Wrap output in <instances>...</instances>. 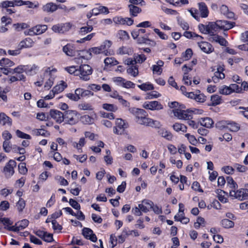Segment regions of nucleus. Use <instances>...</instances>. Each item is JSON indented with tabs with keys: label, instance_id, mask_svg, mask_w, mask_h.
<instances>
[{
	"label": "nucleus",
	"instance_id": "nucleus-1",
	"mask_svg": "<svg viewBox=\"0 0 248 248\" xmlns=\"http://www.w3.org/2000/svg\"><path fill=\"white\" fill-rule=\"evenodd\" d=\"M129 111L131 114L135 116L136 122L138 124L141 125L144 124L148 118L146 117L147 114L145 110L136 108H129Z\"/></svg>",
	"mask_w": 248,
	"mask_h": 248
},
{
	"label": "nucleus",
	"instance_id": "nucleus-2",
	"mask_svg": "<svg viewBox=\"0 0 248 248\" xmlns=\"http://www.w3.org/2000/svg\"><path fill=\"white\" fill-rule=\"evenodd\" d=\"M76 111L68 110L64 113V121L66 124L74 125L78 121V117Z\"/></svg>",
	"mask_w": 248,
	"mask_h": 248
},
{
	"label": "nucleus",
	"instance_id": "nucleus-3",
	"mask_svg": "<svg viewBox=\"0 0 248 248\" xmlns=\"http://www.w3.org/2000/svg\"><path fill=\"white\" fill-rule=\"evenodd\" d=\"M92 68L89 65L83 64L80 66L78 73L81 79L87 81L90 79L89 76L92 74Z\"/></svg>",
	"mask_w": 248,
	"mask_h": 248
},
{
	"label": "nucleus",
	"instance_id": "nucleus-4",
	"mask_svg": "<svg viewBox=\"0 0 248 248\" xmlns=\"http://www.w3.org/2000/svg\"><path fill=\"white\" fill-rule=\"evenodd\" d=\"M235 189H232L230 191V196L233 198L237 199L240 201L248 199V190L246 189H240L237 191Z\"/></svg>",
	"mask_w": 248,
	"mask_h": 248
},
{
	"label": "nucleus",
	"instance_id": "nucleus-5",
	"mask_svg": "<svg viewBox=\"0 0 248 248\" xmlns=\"http://www.w3.org/2000/svg\"><path fill=\"white\" fill-rule=\"evenodd\" d=\"M47 29V27L46 25H38L25 31L24 33L26 35L30 36L38 35L44 33Z\"/></svg>",
	"mask_w": 248,
	"mask_h": 248
},
{
	"label": "nucleus",
	"instance_id": "nucleus-6",
	"mask_svg": "<svg viewBox=\"0 0 248 248\" xmlns=\"http://www.w3.org/2000/svg\"><path fill=\"white\" fill-rule=\"evenodd\" d=\"M174 115L179 119L190 120L193 118L192 112L189 110H184L176 108L173 110Z\"/></svg>",
	"mask_w": 248,
	"mask_h": 248
},
{
	"label": "nucleus",
	"instance_id": "nucleus-7",
	"mask_svg": "<svg viewBox=\"0 0 248 248\" xmlns=\"http://www.w3.org/2000/svg\"><path fill=\"white\" fill-rule=\"evenodd\" d=\"M16 163L14 160H10L3 168V172L6 178L11 177L14 173V169L16 167Z\"/></svg>",
	"mask_w": 248,
	"mask_h": 248
},
{
	"label": "nucleus",
	"instance_id": "nucleus-8",
	"mask_svg": "<svg viewBox=\"0 0 248 248\" xmlns=\"http://www.w3.org/2000/svg\"><path fill=\"white\" fill-rule=\"evenodd\" d=\"M116 126L114 127L113 132L117 135L124 134V130L127 128V124L122 119L118 118L115 121Z\"/></svg>",
	"mask_w": 248,
	"mask_h": 248
},
{
	"label": "nucleus",
	"instance_id": "nucleus-9",
	"mask_svg": "<svg viewBox=\"0 0 248 248\" xmlns=\"http://www.w3.org/2000/svg\"><path fill=\"white\" fill-rule=\"evenodd\" d=\"M72 24L67 22L62 24L54 25L52 27V30L55 32L63 33L68 31L72 27Z\"/></svg>",
	"mask_w": 248,
	"mask_h": 248
},
{
	"label": "nucleus",
	"instance_id": "nucleus-10",
	"mask_svg": "<svg viewBox=\"0 0 248 248\" xmlns=\"http://www.w3.org/2000/svg\"><path fill=\"white\" fill-rule=\"evenodd\" d=\"M143 107L151 110H159L163 108V105L157 101L145 102L143 104Z\"/></svg>",
	"mask_w": 248,
	"mask_h": 248
},
{
	"label": "nucleus",
	"instance_id": "nucleus-11",
	"mask_svg": "<svg viewBox=\"0 0 248 248\" xmlns=\"http://www.w3.org/2000/svg\"><path fill=\"white\" fill-rule=\"evenodd\" d=\"M57 70L52 67H47L44 74V78L47 80H50L54 83V80L56 77Z\"/></svg>",
	"mask_w": 248,
	"mask_h": 248
},
{
	"label": "nucleus",
	"instance_id": "nucleus-12",
	"mask_svg": "<svg viewBox=\"0 0 248 248\" xmlns=\"http://www.w3.org/2000/svg\"><path fill=\"white\" fill-rule=\"evenodd\" d=\"M49 114L51 117L55 120L57 123L60 124L64 121V113L59 110L51 109Z\"/></svg>",
	"mask_w": 248,
	"mask_h": 248
},
{
	"label": "nucleus",
	"instance_id": "nucleus-13",
	"mask_svg": "<svg viewBox=\"0 0 248 248\" xmlns=\"http://www.w3.org/2000/svg\"><path fill=\"white\" fill-rule=\"evenodd\" d=\"M217 23L218 30H223L224 31L232 29L234 26V24H235L234 22H229L227 20H217Z\"/></svg>",
	"mask_w": 248,
	"mask_h": 248
},
{
	"label": "nucleus",
	"instance_id": "nucleus-14",
	"mask_svg": "<svg viewBox=\"0 0 248 248\" xmlns=\"http://www.w3.org/2000/svg\"><path fill=\"white\" fill-rule=\"evenodd\" d=\"M82 234L86 239H89L95 242L97 241L96 235L93 233V231L88 228H84L82 230Z\"/></svg>",
	"mask_w": 248,
	"mask_h": 248
},
{
	"label": "nucleus",
	"instance_id": "nucleus-15",
	"mask_svg": "<svg viewBox=\"0 0 248 248\" xmlns=\"http://www.w3.org/2000/svg\"><path fill=\"white\" fill-rule=\"evenodd\" d=\"M111 42L108 40H106L104 41L102 45L99 46L98 47L100 49L102 54H104L106 56L110 55V51L109 48L111 46Z\"/></svg>",
	"mask_w": 248,
	"mask_h": 248
},
{
	"label": "nucleus",
	"instance_id": "nucleus-16",
	"mask_svg": "<svg viewBox=\"0 0 248 248\" xmlns=\"http://www.w3.org/2000/svg\"><path fill=\"white\" fill-rule=\"evenodd\" d=\"M198 46L200 49L206 53H210L214 51L212 45L207 42L198 43Z\"/></svg>",
	"mask_w": 248,
	"mask_h": 248
},
{
	"label": "nucleus",
	"instance_id": "nucleus-17",
	"mask_svg": "<svg viewBox=\"0 0 248 248\" xmlns=\"http://www.w3.org/2000/svg\"><path fill=\"white\" fill-rule=\"evenodd\" d=\"M33 44L34 42L31 38H27L19 43L18 47L21 50L24 48L31 47L33 46Z\"/></svg>",
	"mask_w": 248,
	"mask_h": 248
},
{
	"label": "nucleus",
	"instance_id": "nucleus-18",
	"mask_svg": "<svg viewBox=\"0 0 248 248\" xmlns=\"http://www.w3.org/2000/svg\"><path fill=\"white\" fill-rule=\"evenodd\" d=\"M182 70L184 71V74L183 76V80L184 81V83L187 85H191L192 82L190 78H189L188 76V73L189 71L191 70V69L188 68L186 65H184L182 67Z\"/></svg>",
	"mask_w": 248,
	"mask_h": 248
},
{
	"label": "nucleus",
	"instance_id": "nucleus-19",
	"mask_svg": "<svg viewBox=\"0 0 248 248\" xmlns=\"http://www.w3.org/2000/svg\"><path fill=\"white\" fill-rule=\"evenodd\" d=\"M209 40L210 41H215L218 43L222 46H226L227 43V41L224 38L216 34L211 35Z\"/></svg>",
	"mask_w": 248,
	"mask_h": 248
},
{
	"label": "nucleus",
	"instance_id": "nucleus-20",
	"mask_svg": "<svg viewBox=\"0 0 248 248\" xmlns=\"http://www.w3.org/2000/svg\"><path fill=\"white\" fill-rule=\"evenodd\" d=\"M0 124L2 125H8L10 126L12 124V120L6 114L1 112L0 113Z\"/></svg>",
	"mask_w": 248,
	"mask_h": 248
},
{
	"label": "nucleus",
	"instance_id": "nucleus-21",
	"mask_svg": "<svg viewBox=\"0 0 248 248\" xmlns=\"http://www.w3.org/2000/svg\"><path fill=\"white\" fill-rule=\"evenodd\" d=\"M157 133L159 135L168 140H171L173 138V135L171 132L164 128L159 129L158 130Z\"/></svg>",
	"mask_w": 248,
	"mask_h": 248
},
{
	"label": "nucleus",
	"instance_id": "nucleus-22",
	"mask_svg": "<svg viewBox=\"0 0 248 248\" xmlns=\"http://www.w3.org/2000/svg\"><path fill=\"white\" fill-rule=\"evenodd\" d=\"M62 50L67 56L73 57L76 55V51L74 50L73 46L70 44H67L64 46Z\"/></svg>",
	"mask_w": 248,
	"mask_h": 248
},
{
	"label": "nucleus",
	"instance_id": "nucleus-23",
	"mask_svg": "<svg viewBox=\"0 0 248 248\" xmlns=\"http://www.w3.org/2000/svg\"><path fill=\"white\" fill-rule=\"evenodd\" d=\"M42 9L44 12L53 13L58 9V7L55 4L50 2L44 5Z\"/></svg>",
	"mask_w": 248,
	"mask_h": 248
},
{
	"label": "nucleus",
	"instance_id": "nucleus-24",
	"mask_svg": "<svg viewBox=\"0 0 248 248\" xmlns=\"http://www.w3.org/2000/svg\"><path fill=\"white\" fill-rule=\"evenodd\" d=\"M144 125L159 128L161 126L160 122L148 118Z\"/></svg>",
	"mask_w": 248,
	"mask_h": 248
},
{
	"label": "nucleus",
	"instance_id": "nucleus-25",
	"mask_svg": "<svg viewBox=\"0 0 248 248\" xmlns=\"http://www.w3.org/2000/svg\"><path fill=\"white\" fill-rule=\"evenodd\" d=\"M128 7L129 9L130 15L132 16H137L141 12L140 8L133 4L128 5Z\"/></svg>",
	"mask_w": 248,
	"mask_h": 248
},
{
	"label": "nucleus",
	"instance_id": "nucleus-26",
	"mask_svg": "<svg viewBox=\"0 0 248 248\" xmlns=\"http://www.w3.org/2000/svg\"><path fill=\"white\" fill-rule=\"evenodd\" d=\"M199 8L202 17H206L208 15V10L207 6L204 2L199 3Z\"/></svg>",
	"mask_w": 248,
	"mask_h": 248
},
{
	"label": "nucleus",
	"instance_id": "nucleus-27",
	"mask_svg": "<svg viewBox=\"0 0 248 248\" xmlns=\"http://www.w3.org/2000/svg\"><path fill=\"white\" fill-rule=\"evenodd\" d=\"M201 124L206 128H211L214 124L213 121L209 117L202 118L200 120Z\"/></svg>",
	"mask_w": 248,
	"mask_h": 248
},
{
	"label": "nucleus",
	"instance_id": "nucleus-28",
	"mask_svg": "<svg viewBox=\"0 0 248 248\" xmlns=\"http://www.w3.org/2000/svg\"><path fill=\"white\" fill-rule=\"evenodd\" d=\"M227 129L231 132H237L240 129V125L234 122H228L227 124Z\"/></svg>",
	"mask_w": 248,
	"mask_h": 248
},
{
	"label": "nucleus",
	"instance_id": "nucleus-29",
	"mask_svg": "<svg viewBox=\"0 0 248 248\" xmlns=\"http://www.w3.org/2000/svg\"><path fill=\"white\" fill-rule=\"evenodd\" d=\"M66 86V84L64 82L62 81L61 83L58 84L53 87L52 90V92L54 93L55 94L61 93L64 90Z\"/></svg>",
	"mask_w": 248,
	"mask_h": 248
},
{
	"label": "nucleus",
	"instance_id": "nucleus-30",
	"mask_svg": "<svg viewBox=\"0 0 248 248\" xmlns=\"http://www.w3.org/2000/svg\"><path fill=\"white\" fill-rule=\"evenodd\" d=\"M207 26L209 31L208 34H209L210 36L212 34H214V32L217 31L218 30L217 21L216 22H209Z\"/></svg>",
	"mask_w": 248,
	"mask_h": 248
},
{
	"label": "nucleus",
	"instance_id": "nucleus-31",
	"mask_svg": "<svg viewBox=\"0 0 248 248\" xmlns=\"http://www.w3.org/2000/svg\"><path fill=\"white\" fill-rule=\"evenodd\" d=\"M173 129L176 132L182 131V132H186L187 127L184 124L179 123H175L172 126Z\"/></svg>",
	"mask_w": 248,
	"mask_h": 248
},
{
	"label": "nucleus",
	"instance_id": "nucleus-32",
	"mask_svg": "<svg viewBox=\"0 0 248 248\" xmlns=\"http://www.w3.org/2000/svg\"><path fill=\"white\" fill-rule=\"evenodd\" d=\"M15 65V63L8 58H2L0 60V65L6 67H12Z\"/></svg>",
	"mask_w": 248,
	"mask_h": 248
},
{
	"label": "nucleus",
	"instance_id": "nucleus-33",
	"mask_svg": "<svg viewBox=\"0 0 248 248\" xmlns=\"http://www.w3.org/2000/svg\"><path fill=\"white\" fill-rule=\"evenodd\" d=\"M221 224L223 227L226 229H229L233 228L234 223L233 221L229 220V219H223L221 221Z\"/></svg>",
	"mask_w": 248,
	"mask_h": 248
},
{
	"label": "nucleus",
	"instance_id": "nucleus-34",
	"mask_svg": "<svg viewBox=\"0 0 248 248\" xmlns=\"http://www.w3.org/2000/svg\"><path fill=\"white\" fill-rule=\"evenodd\" d=\"M14 6H21L23 5H27V3H29L30 5L29 6V8H33V3L32 2L30 1H24L22 0H14L13 1ZM36 5H34V7H36Z\"/></svg>",
	"mask_w": 248,
	"mask_h": 248
},
{
	"label": "nucleus",
	"instance_id": "nucleus-35",
	"mask_svg": "<svg viewBox=\"0 0 248 248\" xmlns=\"http://www.w3.org/2000/svg\"><path fill=\"white\" fill-rule=\"evenodd\" d=\"M211 106H215L221 102V97L217 94H214L211 96Z\"/></svg>",
	"mask_w": 248,
	"mask_h": 248
},
{
	"label": "nucleus",
	"instance_id": "nucleus-36",
	"mask_svg": "<svg viewBox=\"0 0 248 248\" xmlns=\"http://www.w3.org/2000/svg\"><path fill=\"white\" fill-rule=\"evenodd\" d=\"M136 64L137 63H141L146 60V57L144 54H136L133 56Z\"/></svg>",
	"mask_w": 248,
	"mask_h": 248
},
{
	"label": "nucleus",
	"instance_id": "nucleus-37",
	"mask_svg": "<svg viewBox=\"0 0 248 248\" xmlns=\"http://www.w3.org/2000/svg\"><path fill=\"white\" fill-rule=\"evenodd\" d=\"M225 78V75L223 72H215L214 76L212 77V80L215 83L219 81L220 79H223Z\"/></svg>",
	"mask_w": 248,
	"mask_h": 248
},
{
	"label": "nucleus",
	"instance_id": "nucleus-38",
	"mask_svg": "<svg viewBox=\"0 0 248 248\" xmlns=\"http://www.w3.org/2000/svg\"><path fill=\"white\" fill-rule=\"evenodd\" d=\"M127 72L128 74L135 77L138 75V68L136 65L131 66L127 69Z\"/></svg>",
	"mask_w": 248,
	"mask_h": 248
},
{
	"label": "nucleus",
	"instance_id": "nucleus-39",
	"mask_svg": "<svg viewBox=\"0 0 248 248\" xmlns=\"http://www.w3.org/2000/svg\"><path fill=\"white\" fill-rule=\"evenodd\" d=\"M25 66L23 65H19L14 69H11L12 74L16 73L17 75H23L22 73L26 71Z\"/></svg>",
	"mask_w": 248,
	"mask_h": 248
},
{
	"label": "nucleus",
	"instance_id": "nucleus-40",
	"mask_svg": "<svg viewBox=\"0 0 248 248\" xmlns=\"http://www.w3.org/2000/svg\"><path fill=\"white\" fill-rule=\"evenodd\" d=\"M138 87L141 90L144 91L152 90L154 89L153 84L149 83H143L141 85H139Z\"/></svg>",
	"mask_w": 248,
	"mask_h": 248
},
{
	"label": "nucleus",
	"instance_id": "nucleus-41",
	"mask_svg": "<svg viewBox=\"0 0 248 248\" xmlns=\"http://www.w3.org/2000/svg\"><path fill=\"white\" fill-rule=\"evenodd\" d=\"M102 107L104 109L108 111L112 112H115L118 109V108L116 106L110 104H103Z\"/></svg>",
	"mask_w": 248,
	"mask_h": 248
},
{
	"label": "nucleus",
	"instance_id": "nucleus-42",
	"mask_svg": "<svg viewBox=\"0 0 248 248\" xmlns=\"http://www.w3.org/2000/svg\"><path fill=\"white\" fill-rule=\"evenodd\" d=\"M93 29V28L91 26L81 27L79 31V34L81 36H83L86 33L91 32Z\"/></svg>",
	"mask_w": 248,
	"mask_h": 248
},
{
	"label": "nucleus",
	"instance_id": "nucleus-43",
	"mask_svg": "<svg viewBox=\"0 0 248 248\" xmlns=\"http://www.w3.org/2000/svg\"><path fill=\"white\" fill-rule=\"evenodd\" d=\"M81 121L86 124H90L93 123V119L88 115H85L81 117Z\"/></svg>",
	"mask_w": 248,
	"mask_h": 248
},
{
	"label": "nucleus",
	"instance_id": "nucleus-44",
	"mask_svg": "<svg viewBox=\"0 0 248 248\" xmlns=\"http://www.w3.org/2000/svg\"><path fill=\"white\" fill-rule=\"evenodd\" d=\"M86 53L89 54L90 57L92 56V53L94 54H102L101 51L98 47H94L90 48L88 50L85 51Z\"/></svg>",
	"mask_w": 248,
	"mask_h": 248
},
{
	"label": "nucleus",
	"instance_id": "nucleus-45",
	"mask_svg": "<svg viewBox=\"0 0 248 248\" xmlns=\"http://www.w3.org/2000/svg\"><path fill=\"white\" fill-rule=\"evenodd\" d=\"M25 77L24 75H17L16 76H11L9 78V82L12 83L18 80H24Z\"/></svg>",
	"mask_w": 248,
	"mask_h": 248
},
{
	"label": "nucleus",
	"instance_id": "nucleus-46",
	"mask_svg": "<svg viewBox=\"0 0 248 248\" xmlns=\"http://www.w3.org/2000/svg\"><path fill=\"white\" fill-rule=\"evenodd\" d=\"M220 93L225 95L230 94L232 93L230 86H222L219 90Z\"/></svg>",
	"mask_w": 248,
	"mask_h": 248
},
{
	"label": "nucleus",
	"instance_id": "nucleus-47",
	"mask_svg": "<svg viewBox=\"0 0 248 248\" xmlns=\"http://www.w3.org/2000/svg\"><path fill=\"white\" fill-rule=\"evenodd\" d=\"M226 181L228 185L230 186V187L232 188V189H236L237 188V184L234 181L232 177L228 176L226 177Z\"/></svg>",
	"mask_w": 248,
	"mask_h": 248
},
{
	"label": "nucleus",
	"instance_id": "nucleus-48",
	"mask_svg": "<svg viewBox=\"0 0 248 248\" xmlns=\"http://www.w3.org/2000/svg\"><path fill=\"white\" fill-rule=\"evenodd\" d=\"M29 224V221L27 219H23L18 222H17L16 225H17L18 228L19 230L24 229L26 227L28 226Z\"/></svg>",
	"mask_w": 248,
	"mask_h": 248
},
{
	"label": "nucleus",
	"instance_id": "nucleus-49",
	"mask_svg": "<svg viewBox=\"0 0 248 248\" xmlns=\"http://www.w3.org/2000/svg\"><path fill=\"white\" fill-rule=\"evenodd\" d=\"M78 107L80 110H93V109L92 108V106L90 104H89L88 103H83L79 104Z\"/></svg>",
	"mask_w": 248,
	"mask_h": 248
},
{
	"label": "nucleus",
	"instance_id": "nucleus-50",
	"mask_svg": "<svg viewBox=\"0 0 248 248\" xmlns=\"http://www.w3.org/2000/svg\"><path fill=\"white\" fill-rule=\"evenodd\" d=\"M113 21L116 24L118 25H124L125 24V19L121 16H115L113 18Z\"/></svg>",
	"mask_w": 248,
	"mask_h": 248
},
{
	"label": "nucleus",
	"instance_id": "nucleus-51",
	"mask_svg": "<svg viewBox=\"0 0 248 248\" xmlns=\"http://www.w3.org/2000/svg\"><path fill=\"white\" fill-rule=\"evenodd\" d=\"M185 136L191 144L195 145L197 143L198 140L193 135H191L190 134H186Z\"/></svg>",
	"mask_w": 248,
	"mask_h": 248
},
{
	"label": "nucleus",
	"instance_id": "nucleus-52",
	"mask_svg": "<svg viewBox=\"0 0 248 248\" xmlns=\"http://www.w3.org/2000/svg\"><path fill=\"white\" fill-rule=\"evenodd\" d=\"M32 134L35 136H46V131L43 129H34L32 131Z\"/></svg>",
	"mask_w": 248,
	"mask_h": 248
},
{
	"label": "nucleus",
	"instance_id": "nucleus-53",
	"mask_svg": "<svg viewBox=\"0 0 248 248\" xmlns=\"http://www.w3.org/2000/svg\"><path fill=\"white\" fill-rule=\"evenodd\" d=\"M0 7L2 8L7 9L8 7H14L13 1L5 0L0 4Z\"/></svg>",
	"mask_w": 248,
	"mask_h": 248
},
{
	"label": "nucleus",
	"instance_id": "nucleus-54",
	"mask_svg": "<svg viewBox=\"0 0 248 248\" xmlns=\"http://www.w3.org/2000/svg\"><path fill=\"white\" fill-rule=\"evenodd\" d=\"M16 134L18 137L22 139H25L28 140H30L31 139V137L30 135L24 133L22 131H20L19 130H17L16 131Z\"/></svg>",
	"mask_w": 248,
	"mask_h": 248
},
{
	"label": "nucleus",
	"instance_id": "nucleus-55",
	"mask_svg": "<svg viewBox=\"0 0 248 248\" xmlns=\"http://www.w3.org/2000/svg\"><path fill=\"white\" fill-rule=\"evenodd\" d=\"M64 70L70 74H74L75 75L78 76V69H77L74 66L65 67Z\"/></svg>",
	"mask_w": 248,
	"mask_h": 248
},
{
	"label": "nucleus",
	"instance_id": "nucleus-56",
	"mask_svg": "<svg viewBox=\"0 0 248 248\" xmlns=\"http://www.w3.org/2000/svg\"><path fill=\"white\" fill-rule=\"evenodd\" d=\"M16 206L17 208V209L19 212L22 211L23 209L24 208L25 206V201L20 198L19 199L18 202H17L16 204Z\"/></svg>",
	"mask_w": 248,
	"mask_h": 248
},
{
	"label": "nucleus",
	"instance_id": "nucleus-57",
	"mask_svg": "<svg viewBox=\"0 0 248 248\" xmlns=\"http://www.w3.org/2000/svg\"><path fill=\"white\" fill-rule=\"evenodd\" d=\"M118 37L120 39L124 40L128 38V34L126 31L120 30L117 34Z\"/></svg>",
	"mask_w": 248,
	"mask_h": 248
},
{
	"label": "nucleus",
	"instance_id": "nucleus-58",
	"mask_svg": "<svg viewBox=\"0 0 248 248\" xmlns=\"http://www.w3.org/2000/svg\"><path fill=\"white\" fill-rule=\"evenodd\" d=\"M192 50L190 48L187 49L185 53H183V56L185 58V60H188L192 56Z\"/></svg>",
	"mask_w": 248,
	"mask_h": 248
},
{
	"label": "nucleus",
	"instance_id": "nucleus-59",
	"mask_svg": "<svg viewBox=\"0 0 248 248\" xmlns=\"http://www.w3.org/2000/svg\"><path fill=\"white\" fill-rule=\"evenodd\" d=\"M70 205L74 209L79 210L80 208V204L75 200L70 199L69 201Z\"/></svg>",
	"mask_w": 248,
	"mask_h": 248
},
{
	"label": "nucleus",
	"instance_id": "nucleus-60",
	"mask_svg": "<svg viewBox=\"0 0 248 248\" xmlns=\"http://www.w3.org/2000/svg\"><path fill=\"white\" fill-rule=\"evenodd\" d=\"M18 170L19 173L22 174H25L28 171L25 164L23 163H20L18 165Z\"/></svg>",
	"mask_w": 248,
	"mask_h": 248
},
{
	"label": "nucleus",
	"instance_id": "nucleus-61",
	"mask_svg": "<svg viewBox=\"0 0 248 248\" xmlns=\"http://www.w3.org/2000/svg\"><path fill=\"white\" fill-rule=\"evenodd\" d=\"M195 100L198 102L203 103L206 100V96L202 93L197 94Z\"/></svg>",
	"mask_w": 248,
	"mask_h": 248
},
{
	"label": "nucleus",
	"instance_id": "nucleus-62",
	"mask_svg": "<svg viewBox=\"0 0 248 248\" xmlns=\"http://www.w3.org/2000/svg\"><path fill=\"white\" fill-rule=\"evenodd\" d=\"M207 27V25H204L203 24H201L199 25V30L202 33L204 34H208L209 31Z\"/></svg>",
	"mask_w": 248,
	"mask_h": 248
},
{
	"label": "nucleus",
	"instance_id": "nucleus-63",
	"mask_svg": "<svg viewBox=\"0 0 248 248\" xmlns=\"http://www.w3.org/2000/svg\"><path fill=\"white\" fill-rule=\"evenodd\" d=\"M234 168L238 171L242 172H245L247 170V168L245 166L239 164H234Z\"/></svg>",
	"mask_w": 248,
	"mask_h": 248
},
{
	"label": "nucleus",
	"instance_id": "nucleus-64",
	"mask_svg": "<svg viewBox=\"0 0 248 248\" xmlns=\"http://www.w3.org/2000/svg\"><path fill=\"white\" fill-rule=\"evenodd\" d=\"M9 208V203L7 201H2L0 204V209L3 211L6 210Z\"/></svg>",
	"mask_w": 248,
	"mask_h": 248
}]
</instances>
